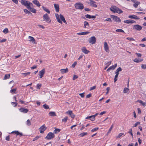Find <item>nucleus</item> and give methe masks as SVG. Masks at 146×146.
Listing matches in <instances>:
<instances>
[{
    "mask_svg": "<svg viewBox=\"0 0 146 146\" xmlns=\"http://www.w3.org/2000/svg\"><path fill=\"white\" fill-rule=\"evenodd\" d=\"M98 114V113H96L94 115H92L93 118H92V119H91V120L92 121H94L95 120V117H96L97 115Z\"/></svg>",
    "mask_w": 146,
    "mask_h": 146,
    "instance_id": "obj_32",
    "label": "nucleus"
},
{
    "mask_svg": "<svg viewBox=\"0 0 146 146\" xmlns=\"http://www.w3.org/2000/svg\"><path fill=\"white\" fill-rule=\"evenodd\" d=\"M90 1L91 2L90 4L92 6L95 8H96L97 7V5L96 4L94 3H96V2L95 1L91 0H90Z\"/></svg>",
    "mask_w": 146,
    "mask_h": 146,
    "instance_id": "obj_21",
    "label": "nucleus"
},
{
    "mask_svg": "<svg viewBox=\"0 0 146 146\" xmlns=\"http://www.w3.org/2000/svg\"><path fill=\"white\" fill-rule=\"evenodd\" d=\"M10 77V74H5L4 78V80H6L7 79H9Z\"/></svg>",
    "mask_w": 146,
    "mask_h": 146,
    "instance_id": "obj_37",
    "label": "nucleus"
},
{
    "mask_svg": "<svg viewBox=\"0 0 146 146\" xmlns=\"http://www.w3.org/2000/svg\"><path fill=\"white\" fill-rule=\"evenodd\" d=\"M46 129V127H45V125L44 124L41 126L39 129L40 130V133H43L44 131Z\"/></svg>",
    "mask_w": 146,
    "mask_h": 146,
    "instance_id": "obj_10",
    "label": "nucleus"
},
{
    "mask_svg": "<svg viewBox=\"0 0 146 146\" xmlns=\"http://www.w3.org/2000/svg\"><path fill=\"white\" fill-rule=\"evenodd\" d=\"M143 60V59L138 60L137 59V58H135L134 60L133 61L135 62L139 63L142 61Z\"/></svg>",
    "mask_w": 146,
    "mask_h": 146,
    "instance_id": "obj_29",
    "label": "nucleus"
},
{
    "mask_svg": "<svg viewBox=\"0 0 146 146\" xmlns=\"http://www.w3.org/2000/svg\"><path fill=\"white\" fill-rule=\"evenodd\" d=\"M40 136H36L35 138H34L33 140V141H34L35 140H37V139H38L39 138Z\"/></svg>",
    "mask_w": 146,
    "mask_h": 146,
    "instance_id": "obj_53",
    "label": "nucleus"
},
{
    "mask_svg": "<svg viewBox=\"0 0 146 146\" xmlns=\"http://www.w3.org/2000/svg\"><path fill=\"white\" fill-rule=\"evenodd\" d=\"M128 133H130L131 135L133 137V134L132 129H129V131Z\"/></svg>",
    "mask_w": 146,
    "mask_h": 146,
    "instance_id": "obj_46",
    "label": "nucleus"
},
{
    "mask_svg": "<svg viewBox=\"0 0 146 146\" xmlns=\"http://www.w3.org/2000/svg\"><path fill=\"white\" fill-rule=\"evenodd\" d=\"M41 86V84H38L36 86V88L39 89Z\"/></svg>",
    "mask_w": 146,
    "mask_h": 146,
    "instance_id": "obj_50",
    "label": "nucleus"
},
{
    "mask_svg": "<svg viewBox=\"0 0 146 146\" xmlns=\"http://www.w3.org/2000/svg\"><path fill=\"white\" fill-rule=\"evenodd\" d=\"M128 17L130 19H134L139 20L140 19V18L139 17L136 15H129L128 16Z\"/></svg>",
    "mask_w": 146,
    "mask_h": 146,
    "instance_id": "obj_15",
    "label": "nucleus"
},
{
    "mask_svg": "<svg viewBox=\"0 0 146 146\" xmlns=\"http://www.w3.org/2000/svg\"><path fill=\"white\" fill-rule=\"evenodd\" d=\"M140 122H138L135 123L134 125L133 126V127H136L137 125H139L140 124Z\"/></svg>",
    "mask_w": 146,
    "mask_h": 146,
    "instance_id": "obj_49",
    "label": "nucleus"
},
{
    "mask_svg": "<svg viewBox=\"0 0 146 146\" xmlns=\"http://www.w3.org/2000/svg\"><path fill=\"white\" fill-rule=\"evenodd\" d=\"M82 52L85 54H87L90 52V51L86 49V48L85 47H82L81 48Z\"/></svg>",
    "mask_w": 146,
    "mask_h": 146,
    "instance_id": "obj_14",
    "label": "nucleus"
},
{
    "mask_svg": "<svg viewBox=\"0 0 146 146\" xmlns=\"http://www.w3.org/2000/svg\"><path fill=\"white\" fill-rule=\"evenodd\" d=\"M68 119V117H65L63 119H62V121L64 122H66L67 121V120Z\"/></svg>",
    "mask_w": 146,
    "mask_h": 146,
    "instance_id": "obj_45",
    "label": "nucleus"
},
{
    "mask_svg": "<svg viewBox=\"0 0 146 146\" xmlns=\"http://www.w3.org/2000/svg\"><path fill=\"white\" fill-rule=\"evenodd\" d=\"M141 68L143 69H146V64H142L141 65Z\"/></svg>",
    "mask_w": 146,
    "mask_h": 146,
    "instance_id": "obj_54",
    "label": "nucleus"
},
{
    "mask_svg": "<svg viewBox=\"0 0 146 146\" xmlns=\"http://www.w3.org/2000/svg\"><path fill=\"white\" fill-rule=\"evenodd\" d=\"M90 33V32L88 31L84 32L82 33H77V34L79 35H85L89 33Z\"/></svg>",
    "mask_w": 146,
    "mask_h": 146,
    "instance_id": "obj_20",
    "label": "nucleus"
},
{
    "mask_svg": "<svg viewBox=\"0 0 146 146\" xmlns=\"http://www.w3.org/2000/svg\"><path fill=\"white\" fill-rule=\"evenodd\" d=\"M61 73L62 74H64L68 72V70L67 68L66 69H62L60 70Z\"/></svg>",
    "mask_w": 146,
    "mask_h": 146,
    "instance_id": "obj_18",
    "label": "nucleus"
},
{
    "mask_svg": "<svg viewBox=\"0 0 146 146\" xmlns=\"http://www.w3.org/2000/svg\"><path fill=\"white\" fill-rule=\"evenodd\" d=\"M3 32L5 34H7L9 32V30L7 28L5 29L3 31Z\"/></svg>",
    "mask_w": 146,
    "mask_h": 146,
    "instance_id": "obj_38",
    "label": "nucleus"
},
{
    "mask_svg": "<svg viewBox=\"0 0 146 146\" xmlns=\"http://www.w3.org/2000/svg\"><path fill=\"white\" fill-rule=\"evenodd\" d=\"M111 17L113 18V19L114 21L116 22H120L121 21L120 19L117 16L111 15Z\"/></svg>",
    "mask_w": 146,
    "mask_h": 146,
    "instance_id": "obj_8",
    "label": "nucleus"
},
{
    "mask_svg": "<svg viewBox=\"0 0 146 146\" xmlns=\"http://www.w3.org/2000/svg\"><path fill=\"white\" fill-rule=\"evenodd\" d=\"M14 133L15 134H16L17 135H20V136H21L23 135L22 133H20L18 131H13L11 133Z\"/></svg>",
    "mask_w": 146,
    "mask_h": 146,
    "instance_id": "obj_22",
    "label": "nucleus"
},
{
    "mask_svg": "<svg viewBox=\"0 0 146 146\" xmlns=\"http://www.w3.org/2000/svg\"><path fill=\"white\" fill-rule=\"evenodd\" d=\"M116 11H115V13H117L119 14H121L123 13V11L119 8L117 7L116 8Z\"/></svg>",
    "mask_w": 146,
    "mask_h": 146,
    "instance_id": "obj_23",
    "label": "nucleus"
},
{
    "mask_svg": "<svg viewBox=\"0 0 146 146\" xmlns=\"http://www.w3.org/2000/svg\"><path fill=\"white\" fill-rule=\"evenodd\" d=\"M7 40L6 39H0V42L2 43L5 42Z\"/></svg>",
    "mask_w": 146,
    "mask_h": 146,
    "instance_id": "obj_60",
    "label": "nucleus"
},
{
    "mask_svg": "<svg viewBox=\"0 0 146 146\" xmlns=\"http://www.w3.org/2000/svg\"><path fill=\"white\" fill-rule=\"evenodd\" d=\"M142 29V27L139 25H134L133 27V29L134 30H136L137 31H140Z\"/></svg>",
    "mask_w": 146,
    "mask_h": 146,
    "instance_id": "obj_6",
    "label": "nucleus"
},
{
    "mask_svg": "<svg viewBox=\"0 0 146 146\" xmlns=\"http://www.w3.org/2000/svg\"><path fill=\"white\" fill-rule=\"evenodd\" d=\"M124 23L127 24L130 23V20H125L124 21Z\"/></svg>",
    "mask_w": 146,
    "mask_h": 146,
    "instance_id": "obj_55",
    "label": "nucleus"
},
{
    "mask_svg": "<svg viewBox=\"0 0 146 146\" xmlns=\"http://www.w3.org/2000/svg\"><path fill=\"white\" fill-rule=\"evenodd\" d=\"M77 64V62H75L72 65V67H73V68H74L75 67V66Z\"/></svg>",
    "mask_w": 146,
    "mask_h": 146,
    "instance_id": "obj_63",
    "label": "nucleus"
},
{
    "mask_svg": "<svg viewBox=\"0 0 146 146\" xmlns=\"http://www.w3.org/2000/svg\"><path fill=\"white\" fill-rule=\"evenodd\" d=\"M86 26H87L88 27H89V25L88 22L86 21H85L84 22V27L85 28L86 27Z\"/></svg>",
    "mask_w": 146,
    "mask_h": 146,
    "instance_id": "obj_31",
    "label": "nucleus"
},
{
    "mask_svg": "<svg viewBox=\"0 0 146 146\" xmlns=\"http://www.w3.org/2000/svg\"><path fill=\"white\" fill-rule=\"evenodd\" d=\"M110 88L109 87H107V88L106 90L107 91V92L106 93V95H107V94H108V93H109V90H110Z\"/></svg>",
    "mask_w": 146,
    "mask_h": 146,
    "instance_id": "obj_59",
    "label": "nucleus"
},
{
    "mask_svg": "<svg viewBox=\"0 0 146 146\" xmlns=\"http://www.w3.org/2000/svg\"><path fill=\"white\" fill-rule=\"evenodd\" d=\"M43 107L45 109H48L49 108V107L48 105H47L46 104L43 106Z\"/></svg>",
    "mask_w": 146,
    "mask_h": 146,
    "instance_id": "obj_40",
    "label": "nucleus"
},
{
    "mask_svg": "<svg viewBox=\"0 0 146 146\" xmlns=\"http://www.w3.org/2000/svg\"><path fill=\"white\" fill-rule=\"evenodd\" d=\"M66 113L69 115L70 117L72 118L73 119L75 117V115L73 113L72 111L71 110H70L66 112Z\"/></svg>",
    "mask_w": 146,
    "mask_h": 146,
    "instance_id": "obj_9",
    "label": "nucleus"
},
{
    "mask_svg": "<svg viewBox=\"0 0 146 146\" xmlns=\"http://www.w3.org/2000/svg\"><path fill=\"white\" fill-rule=\"evenodd\" d=\"M88 134L87 132H83L80 134L79 136H80L81 137H82L86 135H87Z\"/></svg>",
    "mask_w": 146,
    "mask_h": 146,
    "instance_id": "obj_33",
    "label": "nucleus"
},
{
    "mask_svg": "<svg viewBox=\"0 0 146 146\" xmlns=\"http://www.w3.org/2000/svg\"><path fill=\"white\" fill-rule=\"evenodd\" d=\"M24 11L25 13L28 14V15H32V14L29 11H28L27 9H24Z\"/></svg>",
    "mask_w": 146,
    "mask_h": 146,
    "instance_id": "obj_28",
    "label": "nucleus"
},
{
    "mask_svg": "<svg viewBox=\"0 0 146 146\" xmlns=\"http://www.w3.org/2000/svg\"><path fill=\"white\" fill-rule=\"evenodd\" d=\"M127 39L129 40H135L133 38L127 37Z\"/></svg>",
    "mask_w": 146,
    "mask_h": 146,
    "instance_id": "obj_64",
    "label": "nucleus"
},
{
    "mask_svg": "<svg viewBox=\"0 0 146 146\" xmlns=\"http://www.w3.org/2000/svg\"><path fill=\"white\" fill-rule=\"evenodd\" d=\"M124 134L123 133H120L116 137V138L117 139L120 137L121 136Z\"/></svg>",
    "mask_w": 146,
    "mask_h": 146,
    "instance_id": "obj_47",
    "label": "nucleus"
},
{
    "mask_svg": "<svg viewBox=\"0 0 146 146\" xmlns=\"http://www.w3.org/2000/svg\"><path fill=\"white\" fill-rule=\"evenodd\" d=\"M30 74V72H29L26 73H22V74L24 75L25 76H26L29 74Z\"/></svg>",
    "mask_w": 146,
    "mask_h": 146,
    "instance_id": "obj_61",
    "label": "nucleus"
},
{
    "mask_svg": "<svg viewBox=\"0 0 146 146\" xmlns=\"http://www.w3.org/2000/svg\"><path fill=\"white\" fill-rule=\"evenodd\" d=\"M29 1L25 0H21V3L22 5L27 7L29 6Z\"/></svg>",
    "mask_w": 146,
    "mask_h": 146,
    "instance_id": "obj_7",
    "label": "nucleus"
},
{
    "mask_svg": "<svg viewBox=\"0 0 146 146\" xmlns=\"http://www.w3.org/2000/svg\"><path fill=\"white\" fill-rule=\"evenodd\" d=\"M44 21H46L48 23H50L51 20L47 13L45 14L43 16Z\"/></svg>",
    "mask_w": 146,
    "mask_h": 146,
    "instance_id": "obj_4",
    "label": "nucleus"
},
{
    "mask_svg": "<svg viewBox=\"0 0 146 146\" xmlns=\"http://www.w3.org/2000/svg\"><path fill=\"white\" fill-rule=\"evenodd\" d=\"M138 101L140 103L143 105V106H144L145 105L146 106V104H145V103L143 102L141 100H138Z\"/></svg>",
    "mask_w": 146,
    "mask_h": 146,
    "instance_id": "obj_41",
    "label": "nucleus"
},
{
    "mask_svg": "<svg viewBox=\"0 0 146 146\" xmlns=\"http://www.w3.org/2000/svg\"><path fill=\"white\" fill-rule=\"evenodd\" d=\"M42 8L44 11L47 12L49 14L50 13V11L48 9L46 8L44 6H42Z\"/></svg>",
    "mask_w": 146,
    "mask_h": 146,
    "instance_id": "obj_27",
    "label": "nucleus"
},
{
    "mask_svg": "<svg viewBox=\"0 0 146 146\" xmlns=\"http://www.w3.org/2000/svg\"><path fill=\"white\" fill-rule=\"evenodd\" d=\"M104 48L106 52H109V50L108 45L106 42H105L104 43Z\"/></svg>",
    "mask_w": 146,
    "mask_h": 146,
    "instance_id": "obj_13",
    "label": "nucleus"
},
{
    "mask_svg": "<svg viewBox=\"0 0 146 146\" xmlns=\"http://www.w3.org/2000/svg\"><path fill=\"white\" fill-rule=\"evenodd\" d=\"M29 38L30 39L29 41L30 42H32L33 43H34L35 44H36L35 41V40L33 37L31 36H29Z\"/></svg>",
    "mask_w": 146,
    "mask_h": 146,
    "instance_id": "obj_16",
    "label": "nucleus"
},
{
    "mask_svg": "<svg viewBox=\"0 0 146 146\" xmlns=\"http://www.w3.org/2000/svg\"><path fill=\"white\" fill-rule=\"evenodd\" d=\"M113 127V124H112L111 125V126L110 128V129H109V130L108 131V133H107V134L108 133H110L111 132V130H112V129Z\"/></svg>",
    "mask_w": 146,
    "mask_h": 146,
    "instance_id": "obj_44",
    "label": "nucleus"
},
{
    "mask_svg": "<svg viewBox=\"0 0 146 146\" xmlns=\"http://www.w3.org/2000/svg\"><path fill=\"white\" fill-rule=\"evenodd\" d=\"M19 110L21 112L24 113H26L29 111V110L27 109L24 108H21L19 109Z\"/></svg>",
    "mask_w": 146,
    "mask_h": 146,
    "instance_id": "obj_12",
    "label": "nucleus"
},
{
    "mask_svg": "<svg viewBox=\"0 0 146 146\" xmlns=\"http://www.w3.org/2000/svg\"><path fill=\"white\" fill-rule=\"evenodd\" d=\"M129 90V89L125 88H124L123 90V93H126L127 91Z\"/></svg>",
    "mask_w": 146,
    "mask_h": 146,
    "instance_id": "obj_52",
    "label": "nucleus"
},
{
    "mask_svg": "<svg viewBox=\"0 0 146 146\" xmlns=\"http://www.w3.org/2000/svg\"><path fill=\"white\" fill-rule=\"evenodd\" d=\"M45 73V69H43L41 71H40L38 73L39 76H40V78H41L44 74Z\"/></svg>",
    "mask_w": 146,
    "mask_h": 146,
    "instance_id": "obj_11",
    "label": "nucleus"
},
{
    "mask_svg": "<svg viewBox=\"0 0 146 146\" xmlns=\"http://www.w3.org/2000/svg\"><path fill=\"white\" fill-rule=\"evenodd\" d=\"M54 137V135L53 133L49 132L45 137L47 139H50Z\"/></svg>",
    "mask_w": 146,
    "mask_h": 146,
    "instance_id": "obj_5",
    "label": "nucleus"
},
{
    "mask_svg": "<svg viewBox=\"0 0 146 146\" xmlns=\"http://www.w3.org/2000/svg\"><path fill=\"white\" fill-rule=\"evenodd\" d=\"M49 115L50 116L54 117L56 116V113L54 112H50L49 113Z\"/></svg>",
    "mask_w": 146,
    "mask_h": 146,
    "instance_id": "obj_24",
    "label": "nucleus"
},
{
    "mask_svg": "<svg viewBox=\"0 0 146 146\" xmlns=\"http://www.w3.org/2000/svg\"><path fill=\"white\" fill-rule=\"evenodd\" d=\"M117 7L116 6H114L110 8V10L114 13H115Z\"/></svg>",
    "mask_w": 146,
    "mask_h": 146,
    "instance_id": "obj_25",
    "label": "nucleus"
},
{
    "mask_svg": "<svg viewBox=\"0 0 146 146\" xmlns=\"http://www.w3.org/2000/svg\"><path fill=\"white\" fill-rule=\"evenodd\" d=\"M96 41V38L94 36H92L89 38V42L92 44H94Z\"/></svg>",
    "mask_w": 146,
    "mask_h": 146,
    "instance_id": "obj_3",
    "label": "nucleus"
},
{
    "mask_svg": "<svg viewBox=\"0 0 146 146\" xmlns=\"http://www.w3.org/2000/svg\"><path fill=\"white\" fill-rule=\"evenodd\" d=\"M33 6V3L29 2V6L27 7V8H32Z\"/></svg>",
    "mask_w": 146,
    "mask_h": 146,
    "instance_id": "obj_39",
    "label": "nucleus"
},
{
    "mask_svg": "<svg viewBox=\"0 0 146 146\" xmlns=\"http://www.w3.org/2000/svg\"><path fill=\"white\" fill-rule=\"evenodd\" d=\"M74 6L76 9H78L82 10L84 8L83 5L80 2L76 3L74 4Z\"/></svg>",
    "mask_w": 146,
    "mask_h": 146,
    "instance_id": "obj_2",
    "label": "nucleus"
},
{
    "mask_svg": "<svg viewBox=\"0 0 146 146\" xmlns=\"http://www.w3.org/2000/svg\"><path fill=\"white\" fill-rule=\"evenodd\" d=\"M78 76H77L76 75H74L73 77V80H75L76 79L78 78Z\"/></svg>",
    "mask_w": 146,
    "mask_h": 146,
    "instance_id": "obj_62",
    "label": "nucleus"
},
{
    "mask_svg": "<svg viewBox=\"0 0 146 146\" xmlns=\"http://www.w3.org/2000/svg\"><path fill=\"white\" fill-rule=\"evenodd\" d=\"M55 16L57 20V21L58 23H60L61 24H62V21L65 24H67L66 21L65 20L64 17L61 14L59 16L60 19L59 17V15L58 14H55Z\"/></svg>",
    "mask_w": 146,
    "mask_h": 146,
    "instance_id": "obj_1",
    "label": "nucleus"
},
{
    "mask_svg": "<svg viewBox=\"0 0 146 146\" xmlns=\"http://www.w3.org/2000/svg\"><path fill=\"white\" fill-rule=\"evenodd\" d=\"M32 2L38 7H39L40 6V4L37 0H34L32 1Z\"/></svg>",
    "mask_w": 146,
    "mask_h": 146,
    "instance_id": "obj_17",
    "label": "nucleus"
},
{
    "mask_svg": "<svg viewBox=\"0 0 146 146\" xmlns=\"http://www.w3.org/2000/svg\"><path fill=\"white\" fill-rule=\"evenodd\" d=\"M84 94H85L84 92L82 93L79 94V95L81 97L83 98H84V96H85Z\"/></svg>",
    "mask_w": 146,
    "mask_h": 146,
    "instance_id": "obj_58",
    "label": "nucleus"
},
{
    "mask_svg": "<svg viewBox=\"0 0 146 146\" xmlns=\"http://www.w3.org/2000/svg\"><path fill=\"white\" fill-rule=\"evenodd\" d=\"M91 16L88 14H87L85 15V17L87 18H88L89 19H91Z\"/></svg>",
    "mask_w": 146,
    "mask_h": 146,
    "instance_id": "obj_56",
    "label": "nucleus"
},
{
    "mask_svg": "<svg viewBox=\"0 0 146 146\" xmlns=\"http://www.w3.org/2000/svg\"><path fill=\"white\" fill-rule=\"evenodd\" d=\"M115 31L117 32H121L123 33H125L124 31L122 29H117Z\"/></svg>",
    "mask_w": 146,
    "mask_h": 146,
    "instance_id": "obj_43",
    "label": "nucleus"
},
{
    "mask_svg": "<svg viewBox=\"0 0 146 146\" xmlns=\"http://www.w3.org/2000/svg\"><path fill=\"white\" fill-rule=\"evenodd\" d=\"M98 129H99V128L98 127H96L95 128H94L92 129L91 130V131H92V132H93L94 131H96L97 130H98Z\"/></svg>",
    "mask_w": 146,
    "mask_h": 146,
    "instance_id": "obj_57",
    "label": "nucleus"
},
{
    "mask_svg": "<svg viewBox=\"0 0 146 146\" xmlns=\"http://www.w3.org/2000/svg\"><path fill=\"white\" fill-rule=\"evenodd\" d=\"M27 124L28 126H29L31 125V122L29 119L27 120Z\"/></svg>",
    "mask_w": 146,
    "mask_h": 146,
    "instance_id": "obj_48",
    "label": "nucleus"
},
{
    "mask_svg": "<svg viewBox=\"0 0 146 146\" xmlns=\"http://www.w3.org/2000/svg\"><path fill=\"white\" fill-rule=\"evenodd\" d=\"M16 90V88L12 89L10 90V92L12 93H14Z\"/></svg>",
    "mask_w": 146,
    "mask_h": 146,
    "instance_id": "obj_51",
    "label": "nucleus"
},
{
    "mask_svg": "<svg viewBox=\"0 0 146 146\" xmlns=\"http://www.w3.org/2000/svg\"><path fill=\"white\" fill-rule=\"evenodd\" d=\"M140 4V2L137 1L135 3L133 4V6L135 7L136 8L137 7L138 5Z\"/></svg>",
    "mask_w": 146,
    "mask_h": 146,
    "instance_id": "obj_34",
    "label": "nucleus"
},
{
    "mask_svg": "<svg viewBox=\"0 0 146 146\" xmlns=\"http://www.w3.org/2000/svg\"><path fill=\"white\" fill-rule=\"evenodd\" d=\"M117 64H115L114 65L111 66L109 68H110L111 70H114L115 68L117 67Z\"/></svg>",
    "mask_w": 146,
    "mask_h": 146,
    "instance_id": "obj_35",
    "label": "nucleus"
},
{
    "mask_svg": "<svg viewBox=\"0 0 146 146\" xmlns=\"http://www.w3.org/2000/svg\"><path fill=\"white\" fill-rule=\"evenodd\" d=\"M60 131V129H59L56 128L55 130L54 131V133L56 134V133H58Z\"/></svg>",
    "mask_w": 146,
    "mask_h": 146,
    "instance_id": "obj_36",
    "label": "nucleus"
},
{
    "mask_svg": "<svg viewBox=\"0 0 146 146\" xmlns=\"http://www.w3.org/2000/svg\"><path fill=\"white\" fill-rule=\"evenodd\" d=\"M30 11L34 13H36V10L33 8H27Z\"/></svg>",
    "mask_w": 146,
    "mask_h": 146,
    "instance_id": "obj_26",
    "label": "nucleus"
},
{
    "mask_svg": "<svg viewBox=\"0 0 146 146\" xmlns=\"http://www.w3.org/2000/svg\"><path fill=\"white\" fill-rule=\"evenodd\" d=\"M122 70V69L120 67H119L116 70V72H115V74H119V72L120 71H121Z\"/></svg>",
    "mask_w": 146,
    "mask_h": 146,
    "instance_id": "obj_30",
    "label": "nucleus"
},
{
    "mask_svg": "<svg viewBox=\"0 0 146 146\" xmlns=\"http://www.w3.org/2000/svg\"><path fill=\"white\" fill-rule=\"evenodd\" d=\"M54 6L56 11L57 12H58L59 11V5L58 4H54Z\"/></svg>",
    "mask_w": 146,
    "mask_h": 146,
    "instance_id": "obj_19",
    "label": "nucleus"
},
{
    "mask_svg": "<svg viewBox=\"0 0 146 146\" xmlns=\"http://www.w3.org/2000/svg\"><path fill=\"white\" fill-rule=\"evenodd\" d=\"M118 75H119V74H116L115 75V78H114V82H116V81L117 80V78Z\"/></svg>",
    "mask_w": 146,
    "mask_h": 146,
    "instance_id": "obj_42",
    "label": "nucleus"
}]
</instances>
